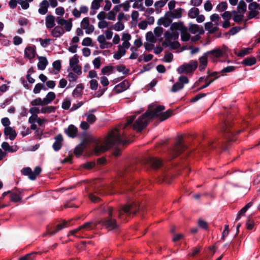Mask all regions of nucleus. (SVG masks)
Segmentation results:
<instances>
[{
    "mask_svg": "<svg viewBox=\"0 0 260 260\" xmlns=\"http://www.w3.org/2000/svg\"><path fill=\"white\" fill-rule=\"evenodd\" d=\"M86 148L75 147L73 153V155L74 154L76 157H79L82 155L85 156H89L91 155H99L109 149L111 155L117 157L120 155L121 152L120 147H93V149L90 151L86 150Z\"/></svg>",
    "mask_w": 260,
    "mask_h": 260,
    "instance_id": "nucleus-1",
    "label": "nucleus"
},
{
    "mask_svg": "<svg viewBox=\"0 0 260 260\" xmlns=\"http://www.w3.org/2000/svg\"><path fill=\"white\" fill-rule=\"evenodd\" d=\"M104 146L118 145H128L131 144V141L124 138L123 134L118 132L117 128H114L109 132L107 135L102 139Z\"/></svg>",
    "mask_w": 260,
    "mask_h": 260,
    "instance_id": "nucleus-2",
    "label": "nucleus"
},
{
    "mask_svg": "<svg viewBox=\"0 0 260 260\" xmlns=\"http://www.w3.org/2000/svg\"><path fill=\"white\" fill-rule=\"evenodd\" d=\"M101 213L107 215V216L99 221L109 231L118 228V225L115 219L114 218V208L108 205L101 206L100 207Z\"/></svg>",
    "mask_w": 260,
    "mask_h": 260,
    "instance_id": "nucleus-3",
    "label": "nucleus"
},
{
    "mask_svg": "<svg viewBox=\"0 0 260 260\" xmlns=\"http://www.w3.org/2000/svg\"><path fill=\"white\" fill-rule=\"evenodd\" d=\"M142 210L140 205L136 202H128L124 205L121 206L120 209L117 210L118 217L122 221H125L127 216L131 214L136 215Z\"/></svg>",
    "mask_w": 260,
    "mask_h": 260,
    "instance_id": "nucleus-4",
    "label": "nucleus"
},
{
    "mask_svg": "<svg viewBox=\"0 0 260 260\" xmlns=\"http://www.w3.org/2000/svg\"><path fill=\"white\" fill-rule=\"evenodd\" d=\"M131 35L126 32L122 34V44L117 46V51L114 54L113 57L116 59H119L126 53V51L131 46L129 41L131 40Z\"/></svg>",
    "mask_w": 260,
    "mask_h": 260,
    "instance_id": "nucleus-5",
    "label": "nucleus"
},
{
    "mask_svg": "<svg viewBox=\"0 0 260 260\" xmlns=\"http://www.w3.org/2000/svg\"><path fill=\"white\" fill-rule=\"evenodd\" d=\"M198 62L192 60L189 63H185L179 66L177 69V72L180 74H188L192 73L196 70L198 67Z\"/></svg>",
    "mask_w": 260,
    "mask_h": 260,
    "instance_id": "nucleus-6",
    "label": "nucleus"
},
{
    "mask_svg": "<svg viewBox=\"0 0 260 260\" xmlns=\"http://www.w3.org/2000/svg\"><path fill=\"white\" fill-rule=\"evenodd\" d=\"M171 28L175 30L178 29L181 32V38L182 41H187L190 39V35L188 32L187 28L183 25L182 22H174L171 24Z\"/></svg>",
    "mask_w": 260,
    "mask_h": 260,
    "instance_id": "nucleus-7",
    "label": "nucleus"
},
{
    "mask_svg": "<svg viewBox=\"0 0 260 260\" xmlns=\"http://www.w3.org/2000/svg\"><path fill=\"white\" fill-rule=\"evenodd\" d=\"M165 107L164 106H150L146 112V114L148 115L150 120L154 118H158L159 119Z\"/></svg>",
    "mask_w": 260,
    "mask_h": 260,
    "instance_id": "nucleus-8",
    "label": "nucleus"
},
{
    "mask_svg": "<svg viewBox=\"0 0 260 260\" xmlns=\"http://www.w3.org/2000/svg\"><path fill=\"white\" fill-rule=\"evenodd\" d=\"M150 119L146 114V112L140 116L135 121L133 125L134 129L140 131L145 127L149 121Z\"/></svg>",
    "mask_w": 260,
    "mask_h": 260,
    "instance_id": "nucleus-9",
    "label": "nucleus"
},
{
    "mask_svg": "<svg viewBox=\"0 0 260 260\" xmlns=\"http://www.w3.org/2000/svg\"><path fill=\"white\" fill-rule=\"evenodd\" d=\"M42 171L41 167H36L33 172L30 168L25 167L21 170V173L23 175L27 176L28 178L31 180H35L37 176L39 175Z\"/></svg>",
    "mask_w": 260,
    "mask_h": 260,
    "instance_id": "nucleus-10",
    "label": "nucleus"
},
{
    "mask_svg": "<svg viewBox=\"0 0 260 260\" xmlns=\"http://www.w3.org/2000/svg\"><path fill=\"white\" fill-rule=\"evenodd\" d=\"M83 145H92V146H103L102 139L92 136H85L82 141Z\"/></svg>",
    "mask_w": 260,
    "mask_h": 260,
    "instance_id": "nucleus-11",
    "label": "nucleus"
},
{
    "mask_svg": "<svg viewBox=\"0 0 260 260\" xmlns=\"http://www.w3.org/2000/svg\"><path fill=\"white\" fill-rule=\"evenodd\" d=\"M79 62V56L77 54H75L70 58L69 64L74 73L80 75L82 74V68L78 64Z\"/></svg>",
    "mask_w": 260,
    "mask_h": 260,
    "instance_id": "nucleus-12",
    "label": "nucleus"
},
{
    "mask_svg": "<svg viewBox=\"0 0 260 260\" xmlns=\"http://www.w3.org/2000/svg\"><path fill=\"white\" fill-rule=\"evenodd\" d=\"M136 168L134 163L125 165L119 170L118 176L121 178L127 177L130 174L136 170Z\"/></svg>",
    "mask_w": 260,
    "mask_h": 260,
    "instance_id": "nucleus-13",
    "label": "nucleus"
},
{
    "mask_svg": "<svg viewBox=\"0 0 260 260\" xmlns=\"http://www.w3.org/2000/svg\"><path fill=\"white\" fill-rule=\"evenodd\" d=\"M188 82V78L184 76H181L178 78V81L174 84L171 91L172 92H176L179 90L183 88L184 84H187Z\"/></svg>",
    "mask_w": 260,
    "mask_h": 260,
    "instance_id": "nucleus-14",
    "label": "nucleus"
},
{
    "mask_svg": "<svg viewBox=\"0 0 260 260\" xmlns=\"http://www.w3.org/2000/svg\"><path fill=\"white\" fill-rule=\"evenodd\" d=\"M81 27L85 30L87 34L92 33L94 29L93 25L89 23V20L88 17H85L83 19L81 22Z\"/></svg>",
    "mask_w": 260,
    "mask_h": 260,
    "instance_id": "nucleus-15",
    "label": "nucleus"
},
{
    "mask_svg": "<svg viewBox=\"0 0 260 260\" xmlns=\"http://www.w3.org/2000/svg\"><path fill=\"white\" fill-rule=\"evenodd\" d=\"M178 30V29L174 30L172 29L171 25L170 30L166 31L164 33L165 39L168 41L177 39L179 37V33L177 31Z\"/></svg>",
    "mask_w": 260,
    "mask_h": 260,
    "instance_id": "nucleus-16",
    "label": "nucleus"
},
{
    "mask_svg": "<svg viewBox=\"0 0 260 260\" xmlns=\"http://www.w3.org/2000/svg\"><path fill=\"white\" fill-rule=\"evenodd\" d=\"M172 18L171 16V13L167 12L164 17L159 18L157 21V24L159 25L168 27L172 21Z\"/></svg>",
    "mask_w": 260,
    "mask_h": 260,
    "instance_id": "nucleus-17",
    "label": "nucleus"
},
{
    "mask_svg": "<svg viewBox=\"0 0 260 260\" xmlns=\"http://www.w3.org/2000/svg\"><path fill=\"white\" fill-rule=\"evenodd\" d=\"M147 161L151 167L154 169H158L162 166V160L157 157H149Z\"/></svg>",
    "mask_w": 260,
    "mask_h": 260,
    "instance_id": "nucleus-18",
    "label": "nucleus"
},
{
    "mask_svg": "<svg viewBox=\"0 0 260 260\" xmlns=\"http://www.w3.org/2000/svg\"><path fill=\"white\" fill-rule=\"evenodd\" d=\"M68 223V222L64 221L61 223L58 224L55 228L48 230L45 235H54L62 229L66 228Z\"/></svg>",
    "mask_w": 260,
    "mask_h": 260,
    "instance_id": "nucleus-19",
    "label": "nucleus"
},
{
    "mask_svg": "<svg viewBox=\"0 0 260 260\" xmlns=\"http://www.w3.org/2000/svg\"><path fill=\"white\" fill-rule=\"evenodd\" d=\"M64 132L69 137L75 138L77 136L78 128L73 124H70L67 128L64 129Z\"/></svg>",
    "mask_w": 260,
    "mask_h": 260,
    "instance_id": "nucleus-20",
    "label": "nucleus"
},
{
    "mask_svg": "<svg viewBox=\"0 0 260 260\" xmlns=\"http://www.w3.org/2000/svg\"><path fill=\"white\" fill-rule=\"evenodd\" d=\"M36 54V47L35 46H27L24 50V56L29 59L34 58Z\"/></svg>",
    "mask_w": 260,
    "mask_h": 260,
    "instance_id": "nucleus-21",
    "label": "nucleus"
},
{
    "mask_svg": "<svg viewBox=\"0 0 260 260\" xmlns=\"http://www.w3.org/2000/svg\"><path fill=\"white\" fill-rule=\"evenodd\" d=\"M64 32V28L61 26L57 25L51 30V35L53 37L59 38L62 36Z\"/></svg>",
    "mask_w": 260,
    "mask_h": 260,
    "instance_id": "nucleus-22",
    "label": "nucleus"
},
{
    "mask_svg": "<svg viewBox=\"0 0 260 260\" xmlns=\"http://www.w3.org/2000/svg\"><path fill=\"white\" fill-rule=\"evenodd\" d=\"M207 54L209 55L211 59L214 60L215 58H219L222 56L223 52L220 49L217 48L207 52Z\"/></svg>",
    "mask_w": 260,
    "mask_h": 260,
    "instance_id": "nucleus-23",
    "label": "nucleus"
},
{
    "mask_svg": "<svg viewBox=\"0 0 260 260\" xmlns=\"http://www.w3.org/2000/svg\"><path fill=\"white\" fill-rule=\"evenodd\" d=\"M129 87V83L127 81L124 80L118 85H116L114 90L116 93H120L127 89Z\"/></svg>",
    "mask_w": 260,
    "mask_h": 260,
    "instance_id": "nucleus-24",
    "label": "nucleus"
},
{
    "mask_svg": "<svg viewBox=\"0 0 260 260\" xmlns=\"http://www.w3.org/2000/svg\"><path fill=\"white\" fill-rule=\"evenodd\" d=\"M49 3L48 1L43 0L39 4V8L38 9V12L41 15H45L48 12V8L49 7Z\"/></svg>",
    "mask_w": 260,
    "mask_h": 260,
    "instance_id": "nucleus-25",
    "label": "nucleus"
},
{
    "mask_svg": "<svg viewBox=\"0 0 260 260\" xmlns=\"http://www.w3.org/2000/svg\"><path fill=\"white\" fill-rule=\"evenodd\" d=\"M4 151H3L0 148V160H2L4 158L7 152H14L17 151L18 147H2Z\"/></svg>",
    "mask_w": 260,
    "mask_h": 260,
    "instance_id": "nucleus-26",
    "label": "nucleus"
},
{
    "mask_svg": "<svg viewBox=\"0 0 260 260\" xmlns=\"http://www.w3.org/2000/svg\"><path fill=\"white\" fill-rule=\"evenodd\" d=\"M190 31L193 34H203L204 32V29L202 27L199 26L197 24H191L189 28Z\"/></svg>",
    "mask_w": 260,
    "mask_h": 260,
    "instance_id": "nucleus-27",
    "label": "nucleus"
},
{
    "mask_svg": "<svg viewBox=\"0 0 260 260\" xmlns=\"http://www.w3.org/2000/svg\"><path fill=\"white\" fill-rule=\"evenodd\" d=\"M96 225L97 224H95L92 221H89L85 222L81 225L80 229H81L82 233H83L84 231H90L94 229Z\"/></svg>",
    "mask_w": 260,
    "mask_h": 260,
    "instance_id": "nucleus-28",
    "label": "nucleus"
},
{
    "mask_svg": "<svg viewBox=\"0 0 260 260\" xmlns=\"http://www.w3.org/2000/svg\"><path fill=\"white\" fill-rule=\"evenodd\" d=\"M95 111L94 109L90 110L85 114L87 121L91 124H93L96 120V116L93 114Z\"/></svg>",
    "mask_w": 260,
    "mask_h": 260,
    "instance_id": "nucleus-29",
    "label": "nucleus"
},
{
    "mask_svg": "<svg viewBox=\"0 0 260 260\" xmlns=\"http://www.w3.org/2000/svg\"><path fill=\"white\" fill-rule=\"evenodd\" d=\"M103 2V0H93L91 3V11L90 13L91 15H94L96 13V10H98L101 7V4Z\"/></svg>",
    "mask_w": 260,
    "mask_h": 260,
    "instance_id": "nucleus-30",
    "label": "nucleus"
},
{
    "mask_svg": "<svg viewBox=\"0 0 260 260\" xmlns=\"http://www.w3.org/2000/svg\"><path fill=\"white\" fill-rule=\"evenodd\" d=\"M208 54H204L202 56L199 58V69L200 71H204L207 66V64Z\"/></svg>",
    "mask_w": 260,
    "mask_h": 260,
    "instance_id": "nucleus-31",
    "label": "nucleus"
},
{
    "mask_svg": "<svg viewBox=\"0 0 260 260\" xmlns=\"http://www.w3.org/2000/svg\"><path fill=\"white\" fill-rule=\"evenodd\" d=\"M45 25L47 28H52L55 25V17L52 15H47L45 18Z\"/></svg>",
    "mask_w": 260,
    "mask_h": 260,
    "instance_id": "nucleus-32",
    "label": "nucleus"
},
{
    "mask_svg": "<svg viewBox=\"0 0 260 260\" xmlns=\"http://www.w3.org/2000/svg\"><path fill=\"white\" fill-rule=\"evenodd\" d=\"M4 133L5 135L11 140H13L16 136L15 131L11 127L5 128Z\"/></svg>",
    "mask_w": 260,
    "mask_h": 260,
    "instance_id": "nucleus-33",
    "label": "nucleus"
},
{
    "mask_svg": "<svg viewBox=\"0 0 260 260\" xmlns=\"http://www.w3.org/2000/svg\"><path fill=\"white\" fill-rule=\"evenodd\" d=\"M39 62L38 63V68L41 70H44L46 68L48 61L46 57L43 56L38 57Z\"/></svg>",
    "mask_w": 260,
    "mask_h": 260,
    "instance_id": "nucleus-34",
    "label": "nucleus"
},
{
    "mask_svg": "<svg viewBox=\"0 0 260 260\" xmlns=\"http://www.w3.org/2000/svg\"><path fill=\"white\" fill-rule=\"evenodd\" d=\"M180 147H170L169 152L170 153V159H173L177 157L181 152L179 149Z\"/></svg>",
    "mask_w": 260,
    "mask_h": 260,
    "instance_id": "nucleus-35",
    "label": "nucleus"
},
{
    "mask_svg": "<svg viewBox=\"0 0 260 260\" xmlns=\"http://www.w3.org/2000/svg\"><path fill=\"white\" fill-rule=\"evenodd\" d=\"M84 86L82 84L77 85L76 87L73 90L72 95L74 98H78L81 96Z\"/></svg>",
    "mask_w": 260,
    "mask_h": 260,
    "instance_id": "nucleus-36",
    "label": "nucleus"
},
{
    "mask_svg": "<svg viewBox=\"0 0 260 260\" xmlns=\"http://www.w3.org/2000/svg\"><path fill=\"white\" fill-rule=\"evenodd\" d=\"M183 10L181 8L175 9L173 11H169L168 13H171V16L172 19L177 18L179 19L182 17V13Z\"/></svg>",
    "mask_w": 260,
    "mask_h": 260,
    "instance_id": "nucleus-37",
    "label": "nucleus"
},
{
    "mask_svg": "<svg viewBox=\"0 0 260 260\" xmlns=\"http://www.w3.org/2000/svg\"><path fill=\"white\" fill-rule=\"evenodd\" d=\"M214 24L211 22H208L205 24V29L208 30L210 33L212 34L218 30L217 26H214Z\"/></svg>",
    "mask_w": 260,
    "mask_h": 260,
    "instance_id": "nucleus-38",
    "label": "nucleus"
},
{
    "mask_svg": "<svg viewBox=\"0 0 260 260\" xmlns=\"http://www.w3.org/2000/svg\"><path fill=\"white\" fill-rule=\"evenodd\" d=\"M56 97V95L54 92H49L45 98H44V102H45L46 105L51 103Z\"/></svg>",
    "mask_w": 260,
    "mask_h": 260,
    "instance_id": "nucleus-39",
    "label": "nucleus"
},
{
    "mask_svg": "<svg viewBox=\"0 0 260 260\" xmlns=\"http://www.w3.org/2000/svg\"><path fill=\"white\" fill-rule=\"evenodd\" d=\"M64 156H67L64 159L61 160V164H65L67 162H69L70 164H73V153L72 151H69L68 152V155H67L66 154L64 155Z\"/></svg>",
    "mask_w": 260,
    "mask_h": 260,
    "instance_id": "nucleus-40",
    "label": "nucleus"
},
{
    "mask_svg": "<svg viewBox=\"0 0 260 260\" xmlns=\"http://www.w3.org/2000/svg\"><path fill=\"white\" fill-rule=\"evenodd\" d=\"M11 191V193H10V198L11 201L14 203H17L22 200V198L17 193H15L12 190Z\"/></svg>",
    "mask_w": 260,
    "mask_h": 260,
    "instance_id": "nucleus-41",
    "label": "nucleus"
},
{
    "mask_svg": "<svg viewBox=\"0 0 260 260\" xmlns=\"http://www.w3.org/2000/svg\"><path fill=\"white\" fill-rule=\"evenodd\" d=\"M199 14V10L196 7L190 9L188 12V16L192 19L196 18Z\"/></svg>",
    "mask_w": 260,
    "mask_h": 260,
    "instance_id": "nucleus-42",
    "label": "nucleus"
},
{
    "mask_svg": "<svg viewBox=\"0 0 260 260\" xmlns=\"http://www.w3.org/2000/svg\"><path fill=\"white\" fill-rule=\"evenodd\" d=\"M37 252H32L19 258L18 260H34Z\"/></svg>",
    "mask_w": 260,
    "mask_h": 260,
    "instance_id": "nucleus-43",
    "label": "nucleus"
},
{
    "mask_svg": "<svg viewBox=\"0 0 260 260\" xmlns=\"http://www.w3.org/2000/svg\"><path fill=\"white\" fill-rule=\"evenodd\" d=\"M254 220L252 219V216L249 215L247 217V221L246 222V228L248 230H251L253 229L254 226Z\"/></svg>",
    "mask_w": 260,
    "mask_h": 260,
    "instance_id": "nucleus-44",
    "label": "nucleus"
},
{
    "mask_svg": "<svg viewBox=\"0 0 260 260\" xmlns=\"http://www.w3.org/2000/svg\"><path fill=\"white\" fill-rule=\"evenodd\" d=\"M63 137L61 135H58L55 138V142L53 146H60L63 145Z\"/></svg>",
    "mask_w": 260,
    "mask_h": 260,
    "instance_id": "nucleus-45",
    "label": "nucleus"
},
{
    "mask_svg": "<svg viewBox=\"0 0 260 260\" xmlns=\"http://www.w3.org/2000/svg\"><path fill=\"white\" fill-rule=\"evenodd\" d=\"M32 1L33 0H18V3L23 9H27L29 7V3Z\"/></svg>",
    "mask_w": 260,
    "mask_h": 260,
    "instance_id": "nucleus-46",
    "label": "nucleus"
},
{
    "mask_svg": "<svg viewBox=\"0 0 260 260\" xmlns=\"http://www.w3.org/2000/svg\"><path fill=\"white\" fill-rule=\"evenodd\" d=\"M146 38L147 41L151 43H155L157 41V39L151 31H149L146 34Z\"/></svg>",
    "mask_w": 260,
    "mask_h": 260,
    "instance_id": "nucleus-47",
    "label": "nucleus"
},
{
    "mask_svg": "<svg viewBox=\"0 0 260 260\" xmlns=\"http://www.w3.org/2000/svg\"><path fill=\"white\" fill-rule=\"evenodd\" d=\"M31 104L34 106H44L46 105L45 102H44V99H41L40 98H37L31 102Z\"/></svg>",
    "mask_w": 260,
    "mask_h": 260,
    "instance_id": "nucleus-48",
    "label": "nucleus"
},
{
    "mask_svg": "<svg viewBox=\"0 0 260 260\" xmlns=\"http://www.w3.org/2000/svg\"><path fill=\"white\" fill-rule=\"evenodd\" d=\"M54 73L55 74H57L61 69V62L59 60H56L53 62L52 64Z\"/></svg>",
    "mask_w": 260,
    "mask_h": 260,
    "instance_id": "nucleus-49",
    "label": "nucleus"
},
{
    "mask_svg": "<svg viewBox=\"0 0 260 260\" xmlns=\"http://www.w3.org/2000/svg\"><path fill=\"white\" fill-rule=\"evenodd\" d=\"M172 115V111L171 110H167L166 112H162L159 118L160 120L163 121L168 118Z\"/></svg>",
    "mask_w": 260,
    "mask_h": 260,
    "instance_id": "nucleus-50",
    "label": "nucleus"
},
{
    "mask_svg": "<svg viewBox=\"0 0 260 260\" xmlns=\"http://www.w3.org/2000/svg\"><path fill=\"white\" fill-rule=\"evenodd\" d=\"M255 62L256 59L254 57L247 58L245 59L243 61V63L244 64L249 66L254 64Z\"/></svg>",
    "mask_w": 260,
    "mask_h": 260,
    "instance_id": "nucleus-51",
    "label": "nucleus"
},
{
    "mask_svg": "<svg viewBox=\"0 0 260 260\" xmlns=\"http://www.w3.org/2000/svg\"><path fill=\"white\" fill-rule=\"evenodd\" d=\"M238 10L239 12L244 13L246 11V4L245 3L241 1L238 6Z\"/></svg>",
    "mask_w": 260,
    "mask_h": 260,
    "instance_id": "nucleus-52",
    "label": "nucleus"
},
{
    "mask_svg": "<svg viewBox=\"0 0 260 260\" xmlns=\"http://www.w3.org/2000/svg\"><path fill=\"white\" fill-rule=\"evenodd\" d=\"M113 28L117 31H122L124 29V25L122 22L118 21L113 25Z\"/></svg>",
    "mask_w": 260,
    "mask_h": 260,
    "instance_id": "nucleus-53",
    "label": "nucleus"
},
{
    "mask_svg": "<svg viewBox=\"0 0 260 260\" xmlns=\"http://www.w3.org/2000/svg\"><path fill=\"white\" fill-rule=\"evenodd\" d=\"M78 75L75 73H74L72 72L69 73L68 75V79L70 82H76L78 79Z\"/></svg>",
    "mask_w": 260,
    "mask_h": 260,
    "instance_id": "nucleus-54",
    "label": "nucleus"
},
{
    "mask_svg": "<svg viewBox=\"0 0 260 260\" xmlns=\"http://www.w3.org/2000/svg\"><path fill=\"white\" fill-rule=\"evenodd\" d=\"M71 105V100L69 98H66L65 99H64V100L62 103L61 107L62 109H63L64 110H68L70 107Z\"/></svg>",
    "mask_w": 260,
    "mask_h": 260,
    "instance_id": "nucleus-55",
    "label": "nucleus"
},
{
    "mask_svg": "<svg viewBox=\"0 0 260 260\" xmlns=\"http://www.w3.org/2000/svg\"><path fill=\"white\" fill-rule=\"evenodd\" d=\"M64 30L67 31H70L72 28L73 24H72V19H69L67 20V22L65 24L63 25Z\"/></svg>",
    "mask_w": 260,
    "mask_h": 260,
    "instance_id": "nucleus-56",
    "label": "nucleus"
},
{
    "mask_svg": "<svg viewBox=\"0 0 260 260\" xmlns=\"http://www.w3.org/2000/svg\"><path fill=\"white\" fill-rule=\"evenodd\" d=\"M124 185L122 186V188L123 189L122 191H121V193H125L126 191L132 190V187L131 185L128 184L127 182L126 179L123 180Z\"/></svg>",
    "mask_w": 260,
    "mask_h": 260,
    "instance_id": "nucleus-57",
    "label": "nucleus"
},
{
    "mask_svg": "<svg viewBox=\"0 0 260 260\" xmlns=\"http://www.w3.org/2000/svg\"><path fill=\"white\" fill-rule=\"evenodd\" d=\"M228 5L225 2L219 3L216 7V9L219 12H223L227 9Z\"/></svg>",
    "mask_w": 260,
    "mask_h": 260,
    "instance_id": "nucleus-58",
    "label": "nucleus"
},
{
    "mask_svg": "<svg viewBox=\"0 0 260 260\" xmlns=\"http://www.w3.org/2000/svg\"><path fill=\"white\" fill-rule=\"evenodd\" d=\"M55 107L53 106L44 107L41 108V112L42 113H50L55 111Z\"/></svg>",
    "mask_w": 260,
    "mask_h": 260,
    "instance_id": "nucleus-59",
    "label": "nucleus"
},
{
    "mask_svg": "<svg viewBox=\"0 0 260 260\" xmlns=\"http://www.w3.org/2000/svg\"><path fill=\"white\" fill-rule=\"evenodd\" d=\"M183 136L182 135H178L175 140V146H183Z\"/></svg>",
    "mask_w": 260,
    "mask_h": 260,
    "instance_id": "nucleus-60",
    "label": "nucleus"
},
{
    "mask_svg": "<svg viewBox=\"0 0 260 260\" xmlns=\"http://www.w3.org/2000/svg\"><path fill=\"white\" fill-rule=\"evenodd\" d=\"M82 45L84 46H92V40L89 37L85 38L83 40Z\"/></svg>",
    "mask_w": 260,
    "mask_h": 260,
    "instance_id": "nucleus-61",
    "label": "nucleus"
},
{
    "mask_svg": "<svg viewBox=\"0 0 260 260\" xmlns=\"http://www.w3.org/2000/svg\"><path fill=\"white\" fill-rule=\"evenodd\" d=\"M198 225L199 226L204 230H207L208 229V223L201 219H200L198 221Z\"/></svg>",
    "mask_w": 260,
    "mask_h": 260,
    "instance_id": "nucleus-62",
    "label": "nucleus"
},
{
    "mask_svg": "<svg viewBox=\"0 0 260 260\" xmlns=\"http://www.w3.org/2000/svg\"><path fill=\"white\" fill-rule=\"evenodd\" d=\"M163 33V28L161 27H157L154 29V35L156 38L159 37Z\"/></svg>",
    "mask_w": 260,
    "mask_h": 260,
    "instance_id": "nucleus-63",
    "label": "nucleus"
},
{
    "mask_svg": "<svg viewBox=\"0 0 260 260\" xmlns=\"http://www.w3.org/2000/svg\"><path fill=\"white\" fill-rule=\"evenodd\" d=\"M90 87L92 90H96L98 87V82L95 79H91L90 82Z\"/></svg>",
    "mask_w": 260,
    "mask_h": 260,
    "instance_id": "nucleus-64",
    "label": "nucleus"
}]
</instances>
